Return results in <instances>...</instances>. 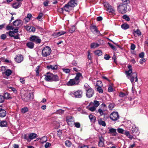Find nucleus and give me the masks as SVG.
I'll use <instances>...</instances> for the list:
<instances>
[{
	"label": "nucleus",
	"instance_id": "nucleus-25",
	"mask_svg": "<svg viewBox=\"0 0 148 148\" xmlns=\"http://www.w3.org/2000/svg\"><path fill=\"white\" fill-rule=\"evenodd\" d=\"M37 137V134L34 133H31L29 136V138L31 140L36 138Z\"/></svg>",
	"mask_w": 148,
	"mask_h": 148
},
{
	"label": "nucleus",
	"instance_id": "nucleus-63",
	"mask_svg": "<svg viewBox=\"0 0 148 148\" xmlns=\"http://www.w3.org/2000/svg\"><path fill=\"white\" fill-rule=\"evenodd\" d=\"M62 70L64 72L66 73H69L70 72V70L68 69H63Z\"/></svg>",
	"mask_w": 148,
	"mask_h": 148
},
{
	"label": "nucleus",
	"instance_id": "nucleus-52",
	"mask_svg": "<svg viewBox=\"0 0 148 148\" xmlns=\"http://www.w3.org/2000/svg\"><path fill=\"white\" fill-rule=\"evenodd\" d=\"M74 125L77 128H79L80 127V124L79 122H74Z\"/></svg>",
	"mask_w": 148,
	"mask_h": 148
},
{
	"label": "nucleus",
	"instance_id": "nucleus-18",
	"mask_svg": "<svg viewBox=\"0 0 148 148\" xmlns=\"http://www.w3.org/2000/svg\"><path fill=\"white\" fill-rule=\"evenodd\" d=\"M21 2H17L13 3L12 5V6L13 8L15 9H16L20 7L21 6Z\"/></svg>",
	"mask_w": 148,
	"mask_h": 148
},
{
	"label": "nucleus",
	"instance_id": "nucleus-35",
	"mask_svg": "<svg viewBox=\"0 0 148 148\" xmlns=\"http://www.w3.org/2000/svg\"><path fill=\"white\" fill-rule=\"evenodd\" d=\"M121 28L124 29H126L129 28V26L127 24H124L121 25Z\"/></svg>",
	"mask_w": 148,
	"mask_h": 148
},
{
	"label": "nucleus",
	"instance_id": "nucleus-13",
	"mask_svg": "<svg viewBox=\"0 0 148 148\" xmlns=\"http://www.w3.org/2000/svg\"><path fill=\"white\" fill-rule=\"evenodd\" d=\"M23 57L22 55H18L15 58L16 61L18 63H20L23 60Z\"/></svg>",
	"mask_w": 148,
	"mask_h": 148
},
{
	"label": "nucleus",
	"instance_id": "nucleus-57",
	"mask_svg": "<svg viewBox=\"0 0 148 148\" xmlns=\"http://www.w3.org/2000/svg\"><path fill=\"white\" fill-rule=\"evenodd\" d=\"M39 68H40V66H37V67L36 68V75H39Z\"/></svg>",
	"mask_w": 148,
	"mask_h": 148
},
{
	"label": "nucleus",
	"instance_id": "nucleus-40",
	"mask_svg": "<svg viewBox=\"0 0 148 148\" xmlns=\"http://www.w3.org/2000/svg\"><path fill=\"white\" fill-rule=\"evenodd\" d=\"M65 145L67 147H69L71 145V143L70 141L67 140L65 142Z\"/></svg>",
	"mask_w": 148,
	"mask_h": 148
},
{
	"label": "nucleus",
	"instance_id": "nucleus-39",
	"mask_svg": "<svg viewBox=\"0 0 148 148\" xmlns=\"http://www.w3.org/2000/svg\"><path fill=\"white\" fill-rule=\"evenodd\" d=\"M12 73V71L10 69H7L5 71V73L6 75L8 76L10 75Z\"/></svg>",
	"mask_w": 148,
	"mask_h": 148
},
{
	"label": "nucleus",
	"instance_id": "nucleus-55",
	"mask_svg": "<svg viewBox=\"0 0 148 148\" xmlns=\"http://www.w3.org/2000/svg\"><path fill=\"white\" fill-rule=\"evenodd\" d=\"M117 131L119 133L124 134V130L121 128H118L117 129Z\"/></svg>",
	"mask_w": 148,
	"mask_h": 148
},
{
	"label": "nucleus",
	"instance_id": "nucleus-21",
	"mask_svg": "<svg viewBox=\"0 0 148 148\" xmlns=\"http://www.w3.org/2000/svg\"><path fill=\"white\" fill-rule=\"evenodd\" d=\"M47 68L49 69H51L52 70H56L58 68V66L56 65H49L47 66Z\"/></svg>",
	"mask_w": 148,
	"mask_h": 148
},
{
	"label": "nucleus",
	"instance_id": "nucleus-51",
	"mask_svg": "<svg viewBox=\"0 0 148 148\" xmlns=\"http://www.w3.org/2000/svg\"><path fill=\"white\" fill-rule=\"evenodd\" d=\"M13 27L12 25H7L6 27V29L7 30H13Z\"/></svg>",
	"mask_w": 148,
	"mask_h": 148
},
{
	"label": "nucleus",
	"instance_id": "nucleus-45",
	"mask_svg": "<svg viewBox=\"0 0 148 148\" xmlns=\"http://www.w3.org/2000/svg\"><path fill=\"white\" fill-rule=\"evenodd\" d=\"M64 112V110L62 109H59L56 111V112L57 114H62Z\"/></svg>",
	"mask_w": 148,
	"mask_h": 148
},
{
	"label": "nucleus",
	"instance_id": "nucleus-6",
	"mask_svg": "<svg viewBox=\"0 0 148 148\" xmlns=\"http://www.w3.org/2000/svg\"><path fill=\"white\" fill-rule=\"evenodd\" d=\"M22 98L25 101H29L32 97V94L29 92H25L21 95Z\"/></svg>",
	"mask_w": 148,
	"mask_h": 148
},
{
	"label": "nucleus",
	"instance_id": "nucleus-30",
	"mask_svg": "<svg viewBox=\"0 0 148 148\" xmlns=\"http://www.w3.org/2000/svg\"><path fill=\"white\" fill-rule=\"evenodd\" d=\"M133 33L134 36H139L141 34V32L138 29H137L136 31H134Z\"/></svg>",
	"mask_w": 148,
	"mask_h": 148
},
{
	"label": "nucleus",
	"instance_id": "nucleus-24",
	"mask_svg": "<svg viewBox=\"0 0 148 148\" xmlns=\"http://www.w3.org/2000/svg\"><path fill=\"white\" fill-rule=\"evenodd\" d=\"M6 111L4 109H1L0 110V117H3L6 116Z\"/></svg>",
	"mask_w": 148,
	"mask_h": 148
},
{
	"label": "nucleus",
	"instance_id": "nucleus-34",
	"mask_svg": "<svg viewBox=\"0 0 148 148\" xmlns=\"http://www.w3.org/2000/svg\"><path fill=\"white\" fill-rule=\"evenodd\" d=\"M90 29L93 32H95L97 30L96 26L95 25H92L90 27Z\"/></svg>",
	"mask_w": 148,
	"mask_h": 148
},
{
	"label": "nucleus",
	"instance_id": "nucleus-43",
	"mask_svg": "<svg viewBox=\"0 0 148 148\" xmlns=\"http://www.w3.org/2000/svg\"><path fill=\"white\" fill-rule=\"evenodd\" d=\"M75 29V26H72L69 30V32L70 33H73L74 32Z\"/></svg>",
	"mask_w": 148,
	"mask_h": 148
},
{
	"label": "nucleus",
	"instance_id": "nucleus-4",
	"mask_svg": "<svg viewBox=\"0 0 148 148\" xmlns=\"http://www.w3.org/2000/svg\"><path fill=\"white\" fill-rule=\"evenodd\" d=\"M83 93V92L82 90H79L73 92L71 93L70 95H73V96H74L75 98H81L82 97Z\"/></svg>",
	"mask_w": 148,
	"mask_h": 148
},
{
	"label": "nucleus",
	"instance_id": "nucleus-31",
	"mask_svg": "<svg viewBox=\"0 0 148 148\" xmlns=\"http://www.w3.org/2000/svg\"><path fill=\"white\" fill-rule=\"evenodd\" d=\"M106 10L110 13H113L114 12V10L112 7L110 6L109 8H108Z\"/></svg>",
	"mask_w": 148,
	"mask_h": 148
},
{
	"label": "nucleus",
	"instance_id": "nucleus-19",
	"mask_svg": "<svg viewBox=\"0 0 148 148\" xmlns=\"http://www.w3.org/2000/svg\"><path fill=\"white\" fill-rule=\"evenodd\" d=\"M18 32V27H16L14 29V30L12 31H10L8 32L9 35L11 37L14 36V34L15 33Z\"/></svg>",
	"mask_w": 148,
	"mask_h": 148
},
{
	"label": "nucleus",
	"instance_id": "nucleus-15",
	"mask_svg": "<svg viewBox=\"0 0 148 148\" xmlns=\"http://www.w3.org/2000/svg\"><path fill=\"white\" fill-rule=\"evenodd\" d=\"M108 133L112 134L113 136H116L117 134L116 130L113 128H111L109 129Z\"/></svg>",
	"mask_w": 148,
	"mask_h": 148
},
{
	"label": "nucleus",
	"instance_id": "nucleus-14",
	"mask_svg": "<svg viewBox=\"0 0 148 148\" xmlns=\"http://www.w3.org/2000/svg\"><path fill=\"white\" fill-rule=\"evenodd\" d=\"M66 33V32L61 31L54 33L53 34V35L54 36L57 37L62 35H64Z\"/></svg>",
	"mask_w": 148,
	"mask_h": 148
},
{
	"label": "nucleus",
	"instance_id": "nucleus-26",
	"mask_svg": "<svg viewBox=\"0 0 148 148\" xmlns=\"http://www.w3.org/2000/svg\"><path fill=\"white\" fill-rule=\"evenodd\" d=\"M59 80V78L57 75H53V74L52 77V78L51 81H57Z\"/></svg>",
	"mask_w": 148,
	"mask_h": 148
},
{
	"label": "nucleus",
	"instance_id": "nucleus-32",
	"mask_svg": "<svg viewBox=\"0 0 148 148\" xmlns=\"http://www.w3.org/2000/svg\"><path fill=\"white\" fill-rule=\"evenodd\" d=\"M89 117L91 121L92 122H95V121L96 118L92 114H90L89 115Z\"/></svg>",
	"mask_w": 148,
	"mask_h": 148
},
{
	"label": "nucleus",
	"instance_id": "nucleus-23",
	"mask_svg": "<svg viewBox=\"0 0 148 148\" xmlns=\"http://www.w3.org/2000/svg\"><path fill=\"white\" fill-rule=\"evenodd\" d=\"M36 18L39 21H42L43 18V14L41 12L40 13Z\"/></svg>",
	"mask_w": 148,
	"mask_h": 148
},
{
	"label": "nucleus",
	"instance_id": "nucleus-36",
	"mask_svg": "<svg viewBox=\"0 0 148 148\" xmlns=\"http://www.w3.org/2000/svg\"><path fill=\"white\" fill-rule=\"evenodd\" d=\"M3 96L4 97V99H8L9 98H11L10 95L8 93H5Z\"/></svg>",
	"mask_w": 148,
	"mask_h": 148
},
{
	"label": "nucleus",
	"instance_id": "nucleus-2",
	"mask_svg": "<svg viewBox=\"0 0 148 148\" xmlns=\"http://www.w3.org/2000/svg\"><path fill=\"white\" fill-rule=\"evenodd\" d=\"M84 87L86 91V97L88 98L92 97L94 93L93 90L87 84H85Z\"/></svg>",
	"mask_w": 148,
	"mask_h": 148
},
{
	"label": "nucleus",
	"instance_id": "nucleus-28",
	"mask_svg": "<svg viewBox=\"0 0 148 148\" xmlns=\"http://www.w3.org/2000/svg\"><path fill=\"white\" fill-rule=\"evenodd\" d=\"M99 46V44L98 43L93 42L90 44V47L91 48H95Z\"/></svg>",
	"mask_w": 148,
	"mask_h": 148
},
{
	"label": "nucleus",
	"instance_id": "nucleus-62",
	"mask_svg": "<svg viewBox=\"0 0 148 148\" xmlns=\"http://www.w3.org/2000/svg\"><path fill=\"white\" fill-rule=\"evenodd\" d=\"M110 6V5L109 3L107 2H105L104 3V6L105 7L107 8H109Z\"/></svg>",
	"mask_w": 148,
	"mask_h": 148
},
{
	"label": "nucleus",
	"instance_id": "nucleus-44",
	"mask_svg": "<svg viewBox=\"0 0 148 148\" xmlns=\"http://www.w3.org/2000/svg\"><path fill=\"white\" fill-rule=\"evenodd\" d=\"M93 104L94 106L96 107H97L99 105V102L97 101H94L93 102Z\"/></svg>",
	"mask_w": 148,
	"mask_h": 148
},
{
	"label": "nucleus",
	"instance_id": "nucleus-50",
	"mask_svg": "<svg viewBox=\"0 0 148 148\" xmlns=\"http://www.w3.org/2000/svg\"><path fill=\"white\" fill-rule=\"evenodd\" d=\"M113 86V84H112L111 85H110L109 86L108 89V91L109 92H112V91L113 90V88L112 87V86Z\"/></svg>",
	"mask_w": 148,
	"mask_h": 148
},
{
	"label": "nucleus",
	"instance_id": "nucleus-47",
	"mask_svg": "<svg viewBox=\"0 0 148 148\" xmlns=\"http://www.w3.org/2000/svg\"><path fill=\"white\" fill-rule=\"evenodd\" d=\"M96 107L95 106H93L89 108L88 109L91 111L93 112L96 110Z\"/></svg>",
	"mask_w": 148,
	"mask_h": 148
},
{
	"label": "nucleus",
	"instance_id": "nucleus-61",
	"mask_svg": "<svg viewBox=\"0 0 148 148\" xmlns=\"http://www.w3.org/2000/svg\"><path fill=\"white\" fill-rule=\"evenodd\" d=\"M114 104L112 103L110 104L108 106L109 108L111 110H112L113 108H114Z\"/></svg>",
	"mask_w": 148,
	"mask_h": 148
},
{
	"label": "nucleus",
	"instance_id": "nucleus-27",
	"mask_svg": "<svg viewBox=\"0 0 148 148\" xmlns=\"http://www.w3.org/2000/svg\"><path fill=\"white\" fill-rule=\"evenodd\" d=\"M99 124L102 125L103 126H105L106 125V123L104 121H103L101 119H99L98 120Z\"/></svg>",
	"mask_w": 148,
	"mask_h": 148
},
{
	"label": "nucleus",
	"instance_id": "nucleus-8",
	"mask_svg": "<svg viewBox=\"0 0 148 148\" xmlns=\"http://www.w3.org/2000/svg\"><path fill=\"white\" fill-rule=\"evenodd\" d=\"M44 76L45 79L46 81H51L53 74L49 72H48Z\"/></svg>",
	"mask_w": 148,
	"mask_h": 148
},
{
	"label": "nucleus",
	"instance_id": "nucleus-49",
	"mask_svg": "<svg viewBox=\"0 0 148 148\" xmlns=\"http://www.w3.org/2000/svg\"><path fill=\"white\" fill-rule=\"evenodd\" d=\"M123 18L124 19L127 21H129L130 19L129 17L126 15H124L123 16Z\"/></svg>",
	"mask_w": 148,
	"mask_h": 148
},
{
	"label": "nucleus",
	"instance_id": "nucleus-54",
	"mask_svg": "<svg viewBox=\"0 0 148 148\" xmlns=\"http://www.w3.org/2000/svg\"><path fill=\"white\" fill-rule=\"evenodd\" d=\"M4 99L3 96L0 95V103H1L3 102Z\"/></svg>",
	"mask_w": 148,
	"mask_h": 148
},
{
	"label": "nucleus",
	"instance_id": "nucleus-56",
	"mask_svg": "<svg viewBox=\"0 0 148 148\" xmlns=\"http://www.w3.org/2000/svg\"><path fill=\"white\" fill-rule=\"evenodd\" d=\"M98 112H99L101 115H103L104 112L103 110L99 108L98 110Z\"/></svg>",
	"mask_w": 148,
	"mask_h": 148
},
{
	"label": "nucleus",
	"instance_id": "nucleus-16",
	"mask_svg": "<svg viewBox=\"0 0 148 148\" xmlns=\"http://www.w3.org/2000/svg\"><path fill=\"white\" fill-rule=\"evenodd\" d=\"M77 1L76 0H71L68 3L73 8L77 5Z\"/></svg>",
	"mask_w": 148,
	"mask_h": 148
},
{
	"label": "nucleus",
	"instance_id": "nucleus-9",
	"mask_svg": "<svg viewBox=\"0 0 148 148\" xmlns=\"http://www.w3.org/2000/svg\"><path fill=\"white\" fill-rule=\"evenodd\" d=\"M30 40L31 41L34 42L36 43H40L41 40L39 38L36 36H32L30 37Z\"/></svg>",
	"mask_w": 148,
	"mask_h": 148
},
{
	"label": "nucleus",
	"instance_id": "nucleus-64",
	"mask_svg": "<svg viewBox=\"0 0 148 148\" xmlns=\"http://www.w3.org/2000/svg\"><path fill=\"white\" fill-rule=\"evenodd\" d=\"M110 58V56L108 54L105 55L104 57V59H106V60H109Z\"/></svg>",
	"mask_w": 148,
	"mask_h": 148
},
{
	"label": "nucleus",
	"instance_id": "nucleus-17",
	"mask_svg": "<svg viewBox=\"0 0 148 148\" xmlns=\"http://www.w3.org/2000/svg\"><path fill=\"white\" fill-rule=\"evenodd\" d=\"M25 27L27 31L29 32H34L35 31L36 29L35 28L33 27H29L26 26H25Z\"/></svg>",
	"mask_w": 148,
	"mask_h": 148
},
{
	"label": "nucleus",
	"instance_id": "nucleus-38",
	"mask_svg": "<svg viewBox=\"0 0 148 148\" xmlns=\"http://www.w3.org/2000/svg\"><path fill=\"white\" fill-rule=\"evenodd\" d=\"M95 55L98 56H100L102 54V51L100 50H97L94 52Z\"/></svg>",
	"mask_w": 148,
	"mask_h": 148
},
{
	"label": "nucleus",
	"instance_id": "nucleus-12",
	"mask_svg": "<svg viewBox=\"0 0 148 148\" xmlns=\"http://www.w3.org/2000/svg\"><path fill=\"white\" fill-rule=\"evenodd\" d=\"M78 82H76L74 79H71L66 84L68 86H73L74 84H77Z\"/></svg>",
	"mask_w": 148,
	"mask_h": 148
},
{
	"label": "nucleus",
	"instance_id": "nucleus-10",
	"mask_svg": "<svg viewBox=\"0 0 148 148\" xmlns=\"http://www.w3.org/2000/svg\"><path fill=\"white\" fill-rule=\"evenodd\" d=\"M13 25L15 26L20 27L23 25V22L21 20L17 19L13 22Z\"/></svg>",
	"mask_w": 148,
	"mask_h": 148
},
{
	"label": "nucleus",
	"instance_id": "nucleus-60",
	"mask_svg": "<svg viewBox=\"0 0 148 148\" xmlns=\"http://www.w3.org/2000/svg\"><path fill=\"white\" fill-rule=\"evenodd\" d=\"M108 44L112 49L115 51L116 50L115 47L113 45L110 43L108 42Z\"/></svg>",
	"mask_w": 148,
	"mask_h": 148
},
{
	"label": "nucleus",
	"instance_id": "nucleus-37",
	"mask_svg": "<svg viewBox=\"0 0 148 148\" xmlns=\"http://www.w3.org/2000/svg\"><path fill=\"white\" fill-rule=\"evenodd\" d=\"M27 46L29 48L32 49L34 47V44L32 42H29L27 43Z\"/></svg>",
	"mask_w": 148,
	"mask_h": 148
},
{
	"label": "nucleus",
	"instance_id": "nucleus-22",
	"mask_svg": "<svg viewBox=\"0 0 148 148\" xmlns=\"http://www.w3.org/2000/svg\"><path fill=\"white\" fill-rule=\"evenodd\" d=\"M82 76L81 73H78L76 75L74 79L77 82H79L78 80L82 78Z\"/></svg>",
	"mask_w": 148,
	"mask_h": 148
},
{
	"label": "nucleus",
	"instance_id": "nucleus-20",
	"mask_svg": "<svg viewBox=\"0 0 148 148\" xmlns=\"http://www.w3.org/2000/svg\"><path fill=\"white\" fill-rule=\"evenodd\" d=\"M66 119L67 122L69 125L71 124V122H73L74 121L73 118L71 116L67 117Z\"/></svg>",
	"mask_w": 148,
	"mask_h": 148
},
{
	"label": "nucleus",
	"instance_id": "nucleus-59",
	"mask_svg": "<svg viewBox=\"0 0 148 148\" xmlns=\"http://www.w3.org/2000/svg\"><path fill=\"white\" fill-rule=\"evenodd\" d=\"M97 87L101 86L102 85V82L100 81H97Z\"/></svg>",
	"mask_w": 148,
	"mask_h": 148
},
{
	"label": "nucleus",
	"instance_id": "nucleus-5",
	"mask_svg": "<svg viewBox=\"0 0 148 148\" xmlns=\"http://www.w3.org/2000/svg\"><path fill=\"white\" fill-rule=\"evenodd\" d=\"M127 9L126 5L125 4H120L118 7L119 12L122 14L125 13Z\"/></svg>",
	"mask_w": 148,
	"mask_h": 148
},
{
	"label": "nucleus",
	"instance_id": "nucleus-33",
	"mask_svg": "<svg viewBox=\"0 0 148 148\" xmlns=\"http://www.w3.org/2000/svg\"><path fill=\"white\" fill-rule=\"evenodd\" d=\"M127 95L128 94L127 93H124L123 92H120L119 94V96L120 97L125 98L126 97Z\"/></svg>",
	"mask_w": 148,
	"mask_h": 148
},
{
	"label": "nucleus",
	"instance_id": "nucleus-46",
	"mask_svg": "<svg viewBox=\"0 0 148 148\" xmlns=\"http://www.w3.org/2000/svg\"><path fill=\"white\" fill-rule=\"evenodd\" d=\"M97 91L100 93H102L103 92V90L102 89V88L101 86L97 87Z\"/></svg>",
	"mask_w": 148,
	"mask_h": 148
},
{
	"label": "nucleus",
	"instance_id": "nucleus-53",
	"mask_svg": "<svg viewBox=\"0 0 148 148\" xmlns=\"http://www.w3.org/2000/svg\"><path fill=\"white\" fill-rule=\"evenodd\" d=\"M9 88L10 89V91H12L14 93L17 92V90L15 88L10 87H9Z\"/></svg>",
	"mask_w": 148,
	"mask_h": 148
},
{
	"label": "nucleus",
	"instance_id": "nucleus-41",
	"mask_svg": "<svg viewBox=\"0 0 148 148\" xmlns=\"http://www.w3.org/2000/svg\"><path fill=\"white\" fill-rule=\"evenodd\" d=\"M7 123L5 121H1L0 123V126L1 127H5L7 125Z\"/></svg>",
	"mask_w": 148,
	"mask_h": 148
},
{
	"label": "nucleus",
	"instance_id": "nucleus-7",
	"mask_svg": "<svg viewBox=\"0 0 148 148\" xmlns=\"http://www.w3.org/2000/svg\"><path fill=\"white\" fill-rule=\"evenodd\" d=\"M119 117V115L117 112H113L110 115V118L113 121L117 120Z\"/></svg>",
	"mask_w": 148,
	"mask_h": 148
},
{
	"label": "nucleus",
	"instance_id": "nucleus-42",
	"mask_svg": "<svg viewBox=\"0 0 148 148\" xmlns=\"http://www.w3.org/2000/svg\"><path fill=\"white\" fill-rule=\"evenodd\" d=\"M28 110V108L27 107L23 108L21 109V112L23 113H24L27 112Z\"/></svg>",
	"mask_w": 148,
	"mask_h": 148
},
{
	"label": "nucleus",
	"instance_id": "nucleus-48",
	"mask_svg": "<svg viewBox=\"0 0 148 148\" xmlns=\"http://www.w3.org/2000/svg\"><path fill=\"white\" fill-rule=\"evenodd\" d=\"M53 124L56 125V128H58L60 126V123L58 122H57L56 121H55L53 122Z\"/></svg>",
	"mask_w": 148,
	"mask_h": 148
},
{
	"label": "nucleus",
	"instance_id": "nucleus-29",
	"mask_svg": "<svg viewBox=\"0 0 148 148\" xmlns=\"http://www.w3.org/2000/svg\"><path fill=\"white\" fill-rule=\"evenodd\" d=\"M125 134L130 139H132L133 138V136L131 135H130V134L129 132L127 131H126L124 134Z\"/></svg>",
	"mask_w": 148,
	"mask_h": 148
},
{
	"label": "nucleus",
	"instance_id": "nucleus-58",
	"mask_svg": "<svg viewBox=\"0 0 148 148\" xmlns=\"http://www.w3.org/2000/svg\"><path fill=\"white\" fill-rule=\"evenodd\" d=\"M88 58L89 60H91L92 59V54L89 51H88Z\"/></svg>",
	"mask_w": 148,
	"mask_h": 148
},
{
	"label": "nucleus",
	"instance_id": "nucleus-11",
	"mask_svg": "<svg viewBox=\"0 0 148 148\" xmlns=\"http://www.w3.org/2000/svg\"><path fill=\"white\" fill-rule=\"evenodd\" d=\"M62 10L69 12L73 9V8L68 3L66 4L63 8H62Z\"/></svg>",
	"mask_w": 148,
	"mask_h": 148
},
{
	"label": "nucleus",
	"instance_id": "nucleus-1",
	"mask_svg": "<svg viewBox=\"0 0 148 148\" xmlns=\"http://www.w3.org/2000/svg\"><path fill=\"white\" fill-rule=\"evenodd\" d=\"M129 69V70L126 71L125 73L127 78L130 79L131 82L132 83L134 82V79H135V82L138 81L137 74L136 73L134 72L132 73V67L131 65H129L127 66Z\"/></svg>",
	"mask_w": 148,
	"mask_h": 148
},
{
	"label": "nucleus",
	"instance_id": "nucleus-3",
	"mask_svg": "<svg viewBox=\"0 0 148 148\" xmlns=\"http://www.w3.org/2000/svg\"><path fill=\"white\" fill-rule=\"evenodd\" d=\"M51 52L50 48L47 46L44 47L42 50V55L44 57H47L49 56Z\"/></svg>",
	"mask_w": 148,
	"mask_h": 148
}]
</instances>
